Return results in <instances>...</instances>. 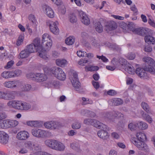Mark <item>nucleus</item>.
<instances>
[{
	"instance_id": "nucleus-58",
	"label": "nucleus",
	"mask_w": 155,
	"mask_h": 155,
	"mask_svg": "<svg viewBox=\"0 0 155 155\" xmlns=\"http://www.w3.org/2000/svg\"><path fill=\"white\" fill-rule=\"evenodd\" d=\"M135 57V54L132 53H129L127 56V58L131 60L134 59Z\"/></svg>"
},
{
	"instance_id": "nucleus-36",
	"label": "nucleus",
	"mask_w": 155,
	"mask_h": 155,
	"mask_svg": "<svg viewBox=\"0 0 155 155\" xmlns=\"http://www.w3.org/2000/svg\"><path fill=\"white\" fill-rule=\"evenodd\" d=\"M75 41L74 38L72 37H69L67 38L65 41V43L68 45H72Z\"/></svg>"
},
{
	"instance_id": "nucleus-59",
	"label": "nucleus",
	"mask_w": 155,
	"mask_h": 155,
	"mask_svg": "<svg viewBox=\"0 0 155 155\" xmlns=\"http://www.w3.org/2000/svg\"><path fill=\"white\" fill-rule=\"evenodd\" d=\"M7 117V115L5 112H0V120L5 119Z\"/></svg>"
},
{
	"instance_id": "nucleus-32",
	"label": "nucleus",
	"mask_w": 155,
	"mask_h": 155,
	"mask_svg": "<svg viewBox=\"0 0 155 155\" xmlns=\"http://www.w3.org/2000/svg\"><path fill=\"white\" fill-rule=\"evenodd\" d=\"M141 106L143 109L147 113H151L150 107L147 103L142 102L141 104Z\"/></svg>"
},
{
	"instance_id": "nucleus-44",
	"label": "nucleus",
	"mask_w": 155,
	"mask_h": 155,
	"mask_svg": "<svg viewBox=\"0 0 155 155\" xmlns=\"http://www.w3.org/2000/svg\"><path fill=\"white\" fill-rule=\"evenodd\" d=\"M26 76L27 78L36 81V74H35L32 73H30L27 74Z\"/></svg>"
},
{
	"instance_id": "nucleus-23",
	"label": "nucleus",
	"mask_w": 155,
	"mask_h": 155,
	"mask_svg": "<svg viewBox=\"0 0 155 155\" xmlns=\"http://www.w3.org/2000/svg\"><path fill=\"white\" fill-rule=\"evenodd\" d=\"M112 106H118L123 104V100L119 98H114L112 99L110 101Z\"/></svg>"
},
{
	"instance_id": "nucleus-41",
	"label": "nucleus",
	"mask_w": 155,
	"mask_h": 155,
	"mask_svg": "<svg viewBox=\"0 0 155 155\" xmlns=\"http://www.w3.org/2000/svg\"><path fill=\"white\" fill-rule=\"evenodd\" d=\"M86 71H97L99 69V68L97 66H91L89 67H87L86 66L85 67Z\"/></svg>"
},
{
	"instance_id": "nucleus-33",
	"label": "nucleus",
	"mask_w": 155,
	"mask_h": 155,
	"mask_svg": "<svg viewBox=\"0 0 155 155\" xmlns=\"http://www.w3.org/2000/svg\"><path fill=\"white\" fill-rule=\"evenodd\" d=\"M70 147L73 149L77 152H79L81 151V150L80 148L79 145L77 143H71L70 145Z\"/></svg>"
},
{
	"instance_id": "nucleus-63",
	"label": "nucleus",
	"mask_w": 155,
	"mask_h": 155,
	"mask_svg": "<svg viewBox=\"0 0 155 155\" xmlns=\"http://www.w3.org/2000/svg\"><path fill=\"white\" fill-rule=\"evenodd\" d=\"M130 9L135 13H137L138 12L137 9L134 4L130 6Z\"/></svg>"
},
{
	"instance_id": "nucleus-57",
	"label": "nucleus",
	"mask_w": 155,
	"mask_h": 155,
	"mask_svg": "<svg viewBox=\"0 0 155 155\" xmlns=\"http://www.w3.org/2000/svg\"><path fill=\"white\" fill-rule=\"evenodd\" d=\"M29 19L33 23H34L36 21V19L35 16L32 14H30L28 16Z\"/></svg>"
},
{
	"instance_id": "nucleus-62",
	"label": "nucleus",
	"mask_w": 155,
	"mask_h": 155,
	"mask_svg": "<svg viewBox=\"0 0 155 155\" xmlns=\"http://www.w3.org/2000/svg\"><path fill=\"white\" fill-rule=\"evenodd\" d=\"M120 27L123 30L124 32L126 31V23L123 21H122L120 23Z\"/></svg>"
},
{
	"instance_id": "nucleus-3",
	"label": "nucleus",
	"mask_w": 155,
	"mask_h": 155,
	"mask_svg": "<svg viewBox=\"0 0 155 155\" xmlns=\"http://www.w3.org/2000/svg\"><path fill=\"white\" fill-rule=\"evenodd\" d=\"M127 27H128V28L130 30L132 31L134 33L139 35L144 36L147 34L152 35L154 32L153 30L148 28L142 27L134 28L132 26V24L129 23L127 24Z\"/></svg>"
},
{
	"instance_id": "nucleus-4",
	"label": "nucleus",
	"mask_w": 155,
	"mask_h": 155,
	"mask_svg": "<svg viewBox=\"0 0 155 155\" xmlns=\"http://www.w3.org/2000/svg\"><path fill=\"white\" fill-rule=\"evenodd\" d=\"M40 41V38H36L34 40L33 43L32 44L35 46V47L38 50V54L39 56L44 59H46L48 58L46 54L47 52L46 50L41 45Z\"/></svg>"
},
{
	"instance_id": "nucleus-18",
	"label": "nucleus",
	"mask_w": 155,
	"mask_h": 155,
	"mask_svg": "<svg viewBox=\"0 0 155 155\" xmlns=\"http://www.w3.org/2000/svg\"><path fill=\"white\" fill-rule=\"evenodd\" d=\"M106 27L107 29H106V31L108 30L111 31L116 29L117 26V24L113 21H110L107 22L106 25Z\"/></svg>"
},
{
	"instance_id": "nucleus-46",
	"label": "nucleus",
	"mask_w": 155,
	"mask_h": 155,
	"mask_svg": "<svg viewBox=\"0 0 155 155\" xmlns=\"http://www.w3.org/2000/svg\"><path fill=\"white\" fill-rule=\"evenodd\" d=\"M94 119L88 118L84 119V123L86 125H93L94 122Z\"/></svg>"
},
{
	"instance_id": "nucleus-19",
	"label": "nucleus",
	"mask_w": 155,
	"mask_h": 155,
	"mask_svg": "<svg viewBox=\"0 0 155 155\" xmlns=\"http://www.w3.org/2000/svg\"><path fill=\"white\" fill-rule=\"evenodd\" d=\"M93 125L94 127L99 129H106L107 128V126L101 123L98 120L94 119V122Z\"/></svg>"
},
{
	"instance_id": "nucleus-49",
	"label": "nucleus",
	"mask_w": 155,
	"mask_h": 155,
	"mask_svg": "<svg viewBox=\"0 0 155 155\" xmlns=\"http://www.w3.org/2000/svg\"><path fill=\"white\" fill-rule=\"evenodd\" d=\"M54 24V25L52 26L54 27L53 28V31H51L54 34L57 35L58 33L59 29L57 27L56 24L55 22Z\"/></svg>"
},
{
	"instance_id": "nucleus-12",
	"label": "nucleus",
	"mask_w": 155,
	"mask_h": 155,
	"mask_svg": "<svg viewBox=\"0 0 155 155\" xmlns=\"http://www.w3.org/2000/svg\"><path fill=\"white\" fill-rule=\"evenodd\" d=\"M71 82L72 85L75 89H79L80 87V83L78 78L77 74L76 72L73 73Z\"/></svg>"
},
{
	"instance_id": "nucleus-11",
	"label": "nucleus",
	"mask_w": 155,
	"mask_h": 155,
	"mask_svg": "<svg viewBox=\"0 0 155 155\" xmlns=\"http://www.w3.org/2000/svg\"><path fill=\"white\" fill-rule=\"evenodd\" d=\"M108 129V127L107 126V129H103L102 130H99L97 132L98 137L103 140H107L109 136L108 133L107 131Z\"/></svg>"
},
{
	"instance_id": "nucleus-14",
	"label": "nucleus",
	"mask_w": 155,
	"mask_h": 155,
	"mask_svg": "<svg viewBox=\"0 0 155 155\" xmlns=\"http://www.w3.org/2000/svg\"><path fill=\"white\" fill-rule=\"evenodd\" d=\"M29 137V134L26 131H23L19 132L17 135L18 139L21 140H25Z\"/></svg>"
},
{
	"instance_id": "nucleus-7",
	"label": "nucleus",
	"mask_w": 155,
	"mask_h": 155,
	"mask_svg": "<svg viewBox=\"0 0 155 155\" xmlns=\"http://www.w3.org/2000/svg\"><path fill=\"white\" fill-rule=\"evenodd\" d=\"M48 132L38 128H34L31 130L32 134L37 137L44 138L47 136Z\"/></svg>"
},
{
	"instance_id": "nucleus-37",
	"label": "nucleus",
	"mask_w": 155,
	"mask_h": 155,
	"mask_svg": "<svg viewBox=\"0 0 155 155\" xmlns=\"http://www.w3.org/2000/svg\"><path fill=\"white\" fill-rule=\"evenodd\" d=\"M9 127H14L16 126L18 124V122L15 120H8Z\"/></svg>"
},
{
	"instance_id": "nucleus-17",
	"label": "nucleus",
	"mask_w": 155,
	"mask_h": 155,
	"mask_svg": "<svg viewBox=\"0 0 155 155\" xmlns=\"http://www.w3.org/2000/svg\"><path fill=\"white\" fill-rule=\"evenodd\" d=\"M17 94L15 91H9L5 93V100H10L14 99L15 97V95Z\"/></svg>"
},
{
	"instance_id": "nucleus-53",
	"label": "nucleus",
	"mask_w": 155,
	"mask_h": 155,
	"mask_svg": "<svg viewBox=\"0 0 155 155\" xmlns=\"http://www.w3.org/2000/svg\"><path fill=\"white\" fill-rule=\"evenodd\" d=\"M112 114L111 113L108 112H106L104 113L103 114V116L105 118H107L108 119H111L112 118Z\"/></svg>"
},
{
	"instance_id": "nucleus-22",
	"label": "nucleus",
	"mask_w": 155,
	"mask_h": 155,
	"mask_svg": "<svg viewBox=\"0 0 155 155\" xmlns=\"http://www.w3.org/2000/svg\"><path fill=\"white\" fill-rule=\"evenodd\" d=\"M4 85L6 87L9 88H13L16 87V82L14 81L5 82L4 83Z\"/></svg>"
},
{
	"instance_id": "nucleus-30",
	"label": "nucleus",
	"mask_w": 155,
	"mask_h": 155,
	"mask_svg": "<svg viewBox=\"0 0 155 155\" xmlns=\"http://www.w3.org/2000/svg\"><path fill=\"white\" fill-rule=\"evenodd\" d=\"M59 85V81L52 80L49 81L48 83V85L49 87H58Z\"/></svg>"
},
{
	"instance_id": "nucleus-51",
	"label": "nucleus",
	"mask_w": 155,
	"mask_h": 155,
	"mask_svg": "<svg viewBox=\"0 0 155 155\" xmlns=\"http://www.w3.org/2000/svg\"><path fill=\"white\" fill-rule=\"evenodd\" d=\"M31 87V86L29 84H25L23 85L22 89L25 91H29Z\"/></svg>"
},
{
	"instance_id": "nucleus-56",
	"label": "nucleus",
	"mask_w": 155,
	"mask_h": 155,
	"mask_svg": "<svg viewBox=\"0 0 155 155\" xmlns=\"http://www.w3.org/2000/svg\"><path fill=\"white\" fill-rule=\"evenodd\" d=\"M8 123V120H3L2 122L3 125V128H9Z\"/></svg>"
},
{
	"instance_id": "nucleus-60",
	"label": "nucleus",
	"mask_w": 155,
	"mask_h": 155,
	"mask_svg": "<svg viewBox=\"0 0 155 155\" xmlns=\"http://www.w3.org/2000/svg\"><path fill=\"white\" fill-rule=\"evenodd\" d=\"M107 93L108 95L110 96H114L117 94L116 91L113 90H110L107 92Z\"/></svg>"
},
{
	"instance_id": "nucleus-16",
	"label": "nucleus",
	"mask_w": 155,
	"mask_h": 155,
	"mask_svg": "<svg viewBox=\"0 0 155 155\" xmlns=\"http://www.w3.org/2000/svg\"><path fill=\"white\" fill-rule=\"evenodd\" d=\"M146 70L141 68H137L135 71L136 73L141 78H144L147 76Z\"/></svg>"
},
{
	"instance_id": "nucleus-43",
	"label": "nucleus",
	"mask_w": 155,
	"mask_h": 155,
	"mask_svg": "<svg viewBox=\"0 0 155 155\" xmlns=\"http://www.w3.org/2000/svg\"><path fill=\"white\" fill-rule=\"evenodd\" d=\"M24 146L25 147L30 149H32L34 146L33 144L31 141H27L24 143Z\"/></svg>"
},
{
	"instance_id": "nucleus-50",
	"label": "nucleus",
	"mask_w": 155,
	"mask_h": 155,
	"mask_svg": "<svg viewBox=\"0 0 155 155\" xmlns=\"http://www.w3.org/2000/svg\"><path fill=\"white\" fill-rule=\"evenodd\" d=\"M70 21L72 23L76 22L77 21V18L74 14H70Z\"/></svg>"
},
{
	"instance_id": "nucleus-13",
	"label": "nucleus",
	"mask_w": 155,
	"mask_h": 155,
	"mask_svg": "<svg viewBox=\"0 0 155 155\" xmlns=\"http://www.w3.org/2000/svg\"><path fill=\"white\" fill-rule=\"evenodd\" d=\"M43 9L46 14L48 17L53 18L54 17V13L53 10L49 6L44 5Z\"/></svg>"
},
{
	"instance_id": "nucleus-9",
	"label": "nucleus",
	"mask_w": 155,
	"mask_h": 155,
	"mask_svg": "<svg viewBox=\"0 0 155 155\" xmlns=\"http://www.w3.org/2000/svg\"><path fill=\"white\" fill-rule=\"evenodd\" d=\"M47 41L46 43V47L47 50H49L52 45V42L50 36L47 33L44 34L42 37V44L44 45L45 42Z\"/></svg>"
},
{
	"instance_id": "nucleus-21",
	"label": "nucleus",
	"mask_w": 155,
	"mask_h": 155,
	"mask_svg": "<svg viewBox=\"0 0 155 155\" xmlns=\"http://www.w3.org/2000/svg\"><path fill=\"white\" fill-rule=\"evenodd\" d=\"M81 113L83 116L91 117H94L96 115L94 112L88 110H81Z\"/></svg>"
},
{
	"instance_id": "nucleus-10",
	"label": "nucleus",
	"mask_w": 155,
	"mask_h": 155,
	"mask_svg": "<svg viewBox=\"0 0 155 155\" xmlns=\"http://www.w3.org/2000/svg\"><path fill=\"white\" fill-rule=\"evenodd\" d=\"M80 16L82 22L86 25H88L90 23V21L87 15L82 11L79 12Z\"/></svg>"
},
{
	"instance_id": "nucleus-15",
	"label": "nucleus",
	"mask_w": 155,
	"mask_h": 155,
	"mask_svg": "<svg viewBox=\"0 0 155 155\" xmlns=\"http://www.w3.org/2000/svg\"><path fill=\"white\" fill-rule=\"evenodd\" d=\"M58 141L54 140H48L45 141L46 146L52 149L55 150Z\"/></svg>"
},
{
	"instance_id": "nucleus-20",
	"label": "nucleus",
	"mask_w": 155,
	"mask_h": 155,
	"mask_svg": "<svg viewBox=\"0 0 155 155\" xmlns=\"http://www.w3.org/2000/svg\"><path fill=\"white\" fill-rule=\"evenodd\" d=\"M36 81L38 82H41L45 81L47 79V76L44 74L40 73H36Z\"/></svg>"
},
{
	"instance_id": "nucleus-64",
	"label": "nucleus",
	"mask_w": 155,
	"mask_h": 155,
	"mask_svg": "<svg viewBox=\"0 0 155 155\" xmlns=\"http://www.w3.org/2000/svg\"><path fill=\"white\" fill-rule=\"evenodd\" d=\"M152 48L149 45L145 46L144 48V50L147 52H150L152 51Z\"/></svg>"
},
{
	"instance_id": "nucleus-5",
	"label": "nucleus",
	"mask_w": 155,
	"mask_h": 155,
	"mask_svg": "<svg viewBox=\"0 0 155 155\" xmlns=\"http://www.w3.org/2000/svg\"><path fill=\"white\" fill-rule=\"evenodd\" d=\"M143 60L146 63L148 64V65L145 66V68L147 71H149L151 74L155 75V69L153 67L155 66V62L154 60L150 57H145Z\"/></svg>"
},
{
	"instance_id": "nucleus-55",
	"label": "nucleus",
	"mask_w": 155,
	"mask_h": 155,
	"mask_svg": "<svg viewBox=\"0 0 155 155\" xmlns=\"http://www.w3.org/2000/svg\"><path fill=\"white\" fill-rule=\"evenodd\" d=\"M9 71H5L2 72V76L4 78H9Z\"/></svg>"
},
{
	"instance_id": "nucleus-26",
	"label": "nucleus",
	"mask_w": 155,
	"mask_h": 155,
	"mask_svg": "<svg viewBox=\"0 0 155 155\" xmlns=\"http://www.w3.org/2000/svg\"><path fill=\"white\" fill-rule=\"evenodd\" d=\"M144 40L146 43L155 44V38L150 35H147L144 38Z\"/></svg>"
},
{
	"instance_id": "nucleus-52",
	"label": "nucleus",
	"mask_w": 155,
	"mask_h": 155,
	"mask_svg": "<svg viewBox=\"0 0 155 155\" xmlns=\"http://www.w3.org/2000/svg\"><path fill=\"white\" fill-rule=\"evenodd\" d=\"M55 22H53L52 21H48L47 22V25L49 27L50 31H53V27L52 26L54 25V23Z\"/></svg>"
},
{
	"instance_id": "nucleus-29",
	"label": "nucleus",
	"mask_w": 155,
	"mask_h": 155,
	"mask_svg": "<svg viewBox=\"0 0 155 155\" xmlns=\"http://www.w3.org/2000/svg\"><path fill=\"white\" fill-rule=\"evenodd\" d=\"M137 124L138 128L142 130L146 129L148 127L147 123L142 121H138Z\"/></svg>"
},
{
	"instance_id": "nucleus-35",
	"label": "nucleus",
	"mask_w": 155,
	"mask_h": 155,
	"mask_svg": "<svg viewBox=\"0 0 155 155\" xmlns=\"http://www.w3.org/2000/svg\"><path fill=\"white\" fill-rule=\"evenodd\" d=\"M95 27L96 31L98 32L101 33L103 31V28L100 22H98L96 23Z\"/></svg>"
},
{
	"instance_id": "nucleus-28",
	"label": "nucleus",
	"mask_w": 155,
	"mask_h": 155,
	"mask_svg": "<svg viewBox=\"0 0 155 155\" xmlns=\"http://www.w3.org/2000/svg\"><path fill=\"white\" fill-rule=\"evenodd\" d=\"M56 63L58 66L64 67L67 64V62L65 59H57L56 60Z\"/></svg>"
},
{
	"instance_id": "nucleus-47",
	"label": "nucleus",
	"mask_w": 155,
	"mask_h": 155,
	"mask_svg": "<svg viewBox=\"0 0 155 155\" xmlns=\"http://www.w3.org/2000/svg\"><path fill=\"white\" fill-rule=\"evenodd\" d=\"M24 39V37L22 35H20L19 36L16 42V45L18 46H20L22 43Z\"/></svg>"
},
{
	"instance_id": "nucleus-54",
	"label": "nucleus",
	"mask_w": 155,
	"mask_h": 155,
	"mask_svg": "<svg viewBox=\"0 0 155 155\" xmlns=\"http://www.w3.org/2000/svg\"><path fill=\"white\" fill-rule=\"evenodd\" d=\"M99 41L95 39H94L91 41V44L94 47H96L97 46L99 45Z\"/></svg>"
},
{
	"instance_id": "nucleus-61",
	"label": "nucleus",
	"mask_w": 155,
	"mask_h": 155,
	"mask_svg": "<svg viewBox=\"0 0 155 155\" xmlns=\"http://www.w3.org/2000/svg\"><path fill=\"white\" fill-rule=\"evenodd\" d=\"M148 23L152 27L155 28V22L153 20L149 18L148 19Z\"/></svg>"
},
{
	"instance_id": "nucleus-38",
	"label": "nucleus",
	"mask_w": 155,
	"mask_h": 155,
	"mask_svg": "<svg viewBox=\"0 0 155 155\" xmlns=\"http://www.w3.org/2000/svg\"><path fill=\"white\" fill-rule=\"evenodd\" d=\"M142 116L143 118L149 123H151L152 122V119L149 115L143 113L142 114Z\"/></svg>"
},
{
	"instance_id": "nucleus-45",
	"label": "nucleus",
	"mask_w": 155,
	"mask_h": 155,
	"mask_svg": "<svg viewBox=\"0 0 155 155\" xmlns=\"http://www.w3.org/2000/svg\"><path fill=\"white\" fill-rule=\"evenodd\" d=\"M81 123L78 121L74 123L72 125V127L74 129H79L81 127Z\"/></svg>"
},
{
	"instance_id": "nucleus-34",
	"label": "nucleus",
	"mask_w": 155,
	"mask_h": 155,
	"mask_svg": "<svg viewBox=\"0 0 155 155\" xmlns=\"http://www.w3.org/2000/svg\"><path fill=\"white\" fill-rule=\"evenodd\" d=\"M30 54L25 49L24 50L21 51L19 55L21 58H24L28 57Z\"/></svg>"
},
{
	"instance_id": "nucleus-24",
	"label": "nucleus",
	"mask_w": 155,
	"mask_h": 155,
	"mask_svg": "<svg viewBox=\"0 0 155 155\" xmlns=\"http://www.w3.org/2000/svg\"><path fill=\"white\" fill-rule=\"evenodd\" d=\"M25 49L30 54L37 51L38 52L37 49L35 46L33 44H31L29 45H28Z\"/></svg>"
},
{
	"instance_id": "nucleus-2",
	"label": "nucleus",
	"mask_w": 155,
	"mask_h": 155,
	"mask_svg": "<svg viewBox=\"0 0 155 155\" xmlns=\"http://www.w3.org/2000/svg\"><path fill=\"white\" fill-rule=\"evenodd\" d=\"M7 105L9 107L20 110H27L31 107L29 104L21 101H10L8 103Z\"/></svg>"
},
{
	"instance_id": "nucleus-8",
	"label": "nucleus",
	"mask_w": 155,
	"mask_h": 155,
	"mask_svg": "<svg viewBox=\"0 0 155 155\" xmlns=\"http://www.w3.org/2000/svg\"><path fill=\"white\" fill-rule=\"evenodd\" d=\"M44 126L47 128L54 129L58 127L62 126V125L59 122L51 121L45 123Z\"/></svg>"
},
{
	"instance_id": "nucleus-40",
	"label": "nucleus",
	"mask_w": 155,
	"mask_h": 155,
	"mask_svg": "<svg viewBox=\"0 0 155 155\" xmlns=\"http://www.w3.org/2000/svg\"><path fill=\"white\" fill-rule=\"evenodd\" d=\"M119 62H120V65H121V67L122 68H124V70H125L126 69V63L125 61V59L122 58H119Z\"/></svg>"
},
{
	"instance_id": "nucleus-6",
	"label": "nucleus",
	"mask_w": 155,
	"mask_h": 155,
	"mask_svg": "<svg viewBox=\"0 0 155 155\" xmlns=\"http://www.w3.org/2000/svg\"><path fill=\"white\" fill-rule=\"evenodd\" d=\"M50 70L51 73L58 79L61 81L65 80L66 78L65 74L61 68L55 67L51 68Z\"/></svg>"
},
{
	"instance_id": "nucleus-27",
	"label": "nucleus",
	"mask_w": 155,
	"mask_h": 155,
	"mask_svg": "<svg viewBox=\"0 0 155 155\" xmlns=\"http://www.w3.org/2000/svg\"><path fill=\"white\" fill-rule=\"evenodd\" d=\"M27 124L28 126L34 127H38L41 125L40 123L38 121H28Z\"/></svg>"
},
{
	"instance_id": "nucleus-39",
	"label": "nucleus",
	"mask_w": 155,
	"mask_h": 155,
	"mask_svg": "<svg viewBox=\"0 0 155 155\" xmlns=\"http://www.w3.org/2000/svg\"><path fill=\"white\" fill-rule=\"evenodd\" d=\"M57 146L55 147V150L59 151H63L64 149V146L61 142L58 141Z\"/></svg>"
},
{
	"instance_id": "nucleus-31",
	"label": "nucleus",
	"mask_w": 155,
	"mask_h": 155,
	"mask_svg": "<svg viewBox=\"0 0 155 155\" xmlns=\"http://www.w3.org/2000/svg\"><path fill=\"white\" fill-rule=\"evenodd\" d=\"M127 65L128 67L127 66V72L130 74H134L135 72V71L134 68L133 67V66L129 64V63H127Z\"/></svg>"
},
{
	"instance_id": "nucleus-1",
	"label": "nucleus",
	"mask_w": 155,
	"mask_h": 155,
	"mask_svg": "<svg viewBox=\"0 0 155 155\" xmlns=\"http://www.w3.org/2000/svg\"><path fill=\"white\" fill-rule=\"evenodd\" d=\"M137 138L133 137L132 142L139 150L147 151L149 149L148 145L144 142L147 140L146 134L143 132H139L136 134Z\"/></svg>"
},
{
	"instance_id": "nucleus-42",
	"label": "nucleus",
	"mask_w": 155,
	"mask_h": 155,
	"mask_svg": "<svg viewBox=\"0 0 155 155\" xmlns=\"http://www.w3.org/2000/svg\"><path fill=\"white\" fill-rule=\"evenodd\" d=\"M8 135L6 134V135H5L4 137L0 140V142L4 144H6L8 141Z\"/></svg>"
},
{
	"instance_id": "nucleus-25",
	"label": "nucleus",
	"mask_w": 155,
	"mask_h": 155,
	"mask_svg": "<svg viewBox=\"0 0 155 155\" xmlns=\"http://www.w3.org/2000/svg\"><path fill=\"white\" fill-rule=\"evenodd\" d=\"M9 78L17 77L19 76L21 73V71L19 70H16L15 71H9Z\"/></svg>"
},
{
	"instance_id": "nucleus-48",
	"label": "nucleus",
	"mask_w": 155,
	"mask_h": 155,
	"mask_svg": "<svg viewBox=\"0 0 155 155\" xmlns=\"http://www.w3.org/2000/svg\"><path fill=\"white\" fill-rule=\"evenodd\" d=\"M112 64L116 68L120 66L119 60L115 58H114L111 61Z\"/></svg>"
}]
</instances>
